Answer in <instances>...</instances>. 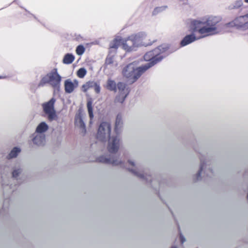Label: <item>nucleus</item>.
<instances>
[{"label": "nucleus", "mask_w": 248, "mask_h": 248, "mask_svg": "<svg viewBox=\"0 0 248 248\" xmlns=\"http://www.w3.org/2000/svg\"><path fill=\"white\" fill-rule=\"evenodd\" d=\"M219 21V18L213 16H205L191 21L189 25L190 28L193 31H198L200 36L196 38L193 34L187 35L181 41V45L185 46L197 39L217 33V31L215 25Z\"/></svg>", "instance_id": "nucleus-1"}, {"label": "nucleus", "mask_w": 248, "mask_h": 248, "mask_svg": "<svg viewBox=\"0 0 248 248\" xmlns=\"http://www.w3.org/2000/svg\"><path fill=\"white\" fill-rule=\"evenodd\" d=\"M121 46L126 51L135 50L138 47L133 36L131 35L126 39H116L110 46V51H112L118 46Z\"/></svg>", "instance_id": "nucleus-2"}, {"label": "nucleus", "mask_w": 248, "mask_h": 248, "mask_svg": "<svg viewBox=\"0 0 248 248\" xmlns=\"http://www.w3.org/2000/svg\"><path fill=\"white\" fill-rule=\"evenodd\" d=\"M150 66L139 67L135 69L133 64H130L123 71L124 75L129 78L130 82L135 81L140 75L148 69Z\"/></svg>", "instance_id": "nucleus-3"}, {"label": "nucleus", "mask_w": 248, "mask_h": 248, "mask_svg": "<svg viewBox=\"0 0 248 248\" xmlns=\"http://www.w3.org/2000/svg\"><path fill=\"white\" fill-rule=\"evenodd\" d=\"M61 81V77L57 72V69L48 73L41 80L40 84L44 85L49 83L53 87L59 86Z\"/></svg>", "instance_id": "nucleus-4"}, {"label": "nucleus", "mask_w": 248, "mask_h": 248, "mask_svg": "<svg viewBox=\"0 0 248 248\" xmlns=\"http://www.w3.org/2000/svg\"><path fill=\"white\" fill-rule=\"evenodd\" d=\"M132 35L136 44H137V47L141 46H146L151 45L152 43V41L151 40L149 36L145 32H140Z\"/></svg>", "instance_id": "nucleus-5"}, {"label": "nucleus", "mask_w": 248, "mask_h": 248, "mask_svg": "<svg viewBox=\"0 0 248 248\" xmlns=\"http://www.w3.org/2000/svg\"><path fill=\"white\" fill-rule=\"evenodd\" d=\"M55 102V100L54 98H52L48 102L43 104L44 110L45 113L48 115V117L50 120H53L56 117L54 108Z\"/></svg>", "instance_id": "nucleus-6"}, {"label": "nucleus", "mask_w": 248, "mask_h": 248, "mask_svg": "<svg viewBox=\"0 0 248 248\" xmlns=\"http://www.w3.org/2000/svg\"><path fill=\"white\" fill-rule=\"evenodd\" d=\"M161 53V49L160 48H157L153 51L147 52L144 55V59L146 61H151L153 64L157 62L160 61L162 59V56L158 57Z\"/></svg>", "instance_id": "nucleus-7"}, {"label": "nucleus", "mask_w": 248, "mask_h": 248, "mask_svg": "<svg viewBox=\"0 0 248 248\" xmlns=\"http://www.w3.org/2000/svg\"><path fill=\"white\" fill-rule=\"evenodd\" d=\"M110 133V125L109 123H102L98 129L97 134L98 138L102 139L104 138L109 137Z\"/></svg>", "instance_id": "nucleus-8"}, {"label": "nucleus", "mask_w": 248, "mask_h": 248, "mask_svg": "<svg viewBox=\"0 0 248 248\" xmlns=\"http://www.w3.org/2000/svg\"><path fill=\"white\" fill-rule=\"evenodd\" d=\"M78 85V82L77 80L75 79L72 81L70 79H67L64 82L65 91L67 93H71Z\"/></svg>", "instance_id": "nucleus-9"}, {"label": "nucleus", "mask_w": 248, "mask_h": 248, "mask_svg": "<svg viewBox=\"0 0 248 248\" xmlns=\"http://www.w3.org/2000/svg\"><path fill=\"white\" fill-rule=\"evenodd\" d=\"M118 88L120 92V95L122 98L121 99L118 98V101L122 102L128 94V92L127 90H125V86L122 83H120L118 84Z\"/></svg>", "instance_id": "nucleus-10"}, {"label": "nucleus", "mask_w": 248, "mask_h": 248, "mask_svg": "<svg viewBox=\"0 0 248 248\" xmlns=\"http://www.w3.org/2000/svg\"><path fill=\"white\" fill-rule=\"evenodd\" d=\"M45 141V137L43 135H37L33 139V142L37 145H43Z\"/></svg>", "instance_id": "nucleus-11"}, {"label": "nucleus", "mask_w": 248, "mask_h": 248, "mask_svg": "<svg viewBox=\"0 0 248 248\" xmlns=\"http://www.w3.org/2000/svg\"><path fill=\"white\" fill-rule=\"evenodd\" d=\"M48 128L47 124L45 122H42L36 127V132L38 133H42L47 131Z\"/></svg>", "instance_id": "nucleus-12"}, {"label": "nucleus", "mask_w": 248, "mask_h": 248, "mask_svg": "<svg viewBox=\"0 0 248 248\" xmlns=\"http://www.w3.org/2000/svg\"><path fill=\"white\" fill-rule=\"evenodd\" d=\"M119 140L117 139H112L109 144V149L110 152H114L118 149Z\"/></svg>", "instance_id": "nucleus-13"}, {"label": "nucleus", "mask_w": 248, "mask_h": 248, "mask_svg": "<svg viewBox=\"0 0 248 248\" xmlns=\"http://www.w3.org/2000/svg\"><path fill=\"white\" fill-rule=\"evenodd\" d=\"M75 60V57L71 54H67L63 59V62L65 64H70Z\"/></svg>", "instance_id": "nucleus-14"}, {"label": "nucleus", "mask_w": 248, "mask_h": 248, "mask_svg": "<svg viewBox=\"0 0 248 248\" xmlns=\"http://www.w3.org/2000/svg\"><path fill=\"white\" fill-rule=\"evenodd\" d=\"M245 18V17H242V16H240L238 18L235 19L232 24H233L234 26L238 27H241L245 24L244 22Z\"/></svg>", "instance_id": "nucleus-15"}, {"label": "nucleus", "mask_w": 248, "mask_h": 248, "mask_svg": "<svg viewBox=\"0 0 248 248\" xmlns=\"http://www.w3.org/2000/svg\"><path fill=\"white\" fill-rule=\"evenodd\" d=\"M106 87L109 90L114 91L116 89V85L113 80L109 79L106 85Z\"/></svg>", "instance_id": "nucleus-16"}, {"label": "nucleus", "mask_w": 248, "mask_h": 248, "mask_svg": "<svg viewBox=\"0 0 248 248\" xmlns=\"http://www.w3.org/2000/svg\"><path fill=\"white\" fill-rule=\"evenodd\" d=\"M75 124L77 127L82 128L83 129L84 128L85 124L80 116H78L76 117Z\"/></svg>", "instance_id": "nucleus-17"}, {"label": "nucleus", "mask_w": 248, "mask_h": 248, "mask_svg": "<svg viewBox=\"0 0 248 248\" xmlns=\"http://www.w3.org/2000/svg\"><path fill=\"white\" fill-rule=\"evenodd\" d=\"M94 82L92 81H88L82 86V91L86 92L91 87H93Z\"/></svg>", "instance_id": "nucleus-18"}, {"label": "nucleus", "mask_w": 248, "mask_h": 248, "mask_svg": "<svg viewBox=\"0 0 248 248\" xmlns=\"http://www.w3.org/2000/svg\"><path fill=\"white\" fill-rule=\"evenodd\" d=\"M87 74V70L85 68H79L77 72V76L81 78H83Z\"/></svg>", "instance_id": "nucleus-19"}, {"label": "nucleus", "mask_w": 248, "mask_h": 248, "mask_svg": "<svg viewBox=\"0 0 248 248\" xmlns=\"http://www.w3.org/2000/svg\"><path fill=\"white\" fill-rule=\"evenodd\" d=\"M20 152V149L18 148H14L9 154V157L13 158L16 157Z\"/></svg>", "instance_id": "nucleus-20"}, {"label": "nucleus", "mask_w": 248, "mask_h": 248, "mask_svg": "<svg viewBox=\"0 0 248 248\" xmlns=\"http://www.w3.org/2000/svg\"><path fill=\"white\" fill-rule=\"evenodd\" d=\"M85 50V47L82 45H79L76 48V53L78 55H82L84 53Z\"/></svg>", "instance_id": "nucleus-21"}, {"label": "nucleus", "mask_w": 248, "mask_h": 248, "mask_svg": "<svg viewBox=\"0 0 248 248\" xmlns=\"http://www.w3.org/2000/svg\"><path fill=\"white\" fill-rule=\"evenodd\" d=\"M87 107L89 113V115L91 118H93V115L92 108V102L91 101H88L87 103Z\"/></svg>", "instance_id": "nucleus-22"}, {"label": "nucleus", "mask_w": 248, "mask_h": 248, "mask_svg": "<svg viewBox=\"0 0 248 248\" xmlns=\"http://www.w3.org/2000/svg\"><path fill=\"white\" fill-rule=\"evenodd\" d=\"M122 124V119L120 117H118L116 119V124H115V129H117L121 127Z\"/></svg>", "instance_id": "nucleus-23"}, {"label": "nucleus", "mask_w": 248, "mask_h": 248, "mask_svg": "<svg viewBox=\"0 0 248 248\" xmlns=\"http://www.w3.org/2000/svg\"><path fill=\"white\" fill-rule=\"evenodd\" d=\"M93 86H94V90H95V91L97 93H99L100 92V88L99 86L97 85L95 83H94Z\"/></svg>", "instance_id": "nucleus-24"}, {"label": "nucleus", "mask_w": 248, "mask_h": 248, "mask_svg": "<svg viewBox=\"0 0 248 248\" xmlns=\"http://www.w3.org/2000/svg\"><path fill=\"white\" fill-rule=\"evenodd\" d=\"M237 5L235 6V7H240L243 4L242 0H239L237 2Z\"/></svg>", "instance_id": "nucleus-25"}, {"label": "nucleus", "mask_w": 248, "mask_h": 248, "mask_svg": "<svg viewBox=\"0 0 248 248\" xmlns=\"http://www.w3.org/2000/svg\"><path fill=\"white\" fill-rule=\"evenodd\" d=\"M242 17H245V20L244 21L245 24H247L248 23V14L247 15L242 16Z\"/></svg>", "instance_id": "nucleus-26"}, {"label": "nucleus", "mask_w": 248, "mask_h": 248, "mask_svg": "<svg viewBox=\"0 0 248 248\" xmlns=\"http://www.w3.org/2000/svg\"><path fill=\"white\" fill-rule=\"evenodd\" d=\"M18 173V170H15L13 172V175L14 176L16 177Z\"/></svg>", "instance_id": "nucleus-27"}, {"label": "nucleus", "mask_w": 248, "mask_h": 248, "mask_svg": "<svg viewBox=\"0 0 248 248\" xmlns=\"http://www.w3.org/2000/svg\"><path fill=\"white\" fill-rule=\"evenodd\" d=\"M159 8H156V9H155V12H157L159 11Z\"/></svg>", "instance_id": "nucleus-28"}, {"label": "nucleus", "mask_w": 248, "mask_h": 248, "mask_svg": "<svg viewBox=\"0 0 248 248\" xmlns=\"http://www.w3.org/2000/svg\"><path fill=\"white\" fill-rule=\"evenodd\" d=\"M245 2L248 3V0H245Z\"/></svg>", "instance_id": "nucleus-29"}, {"label": "nucleus", "mask_w": 248, "mask_h": 248, "mask_svg": "<svg viewBox=\"0 0 248 248\" xmlns=\"http://www.w3.org/2000/svg\"><path fill=\"white\" fill-rule=\"evenodd\" d=\"M2 78V77H0V78Z\"/></svg>", "instance_id": "nucleus-30"}]
</instances>
